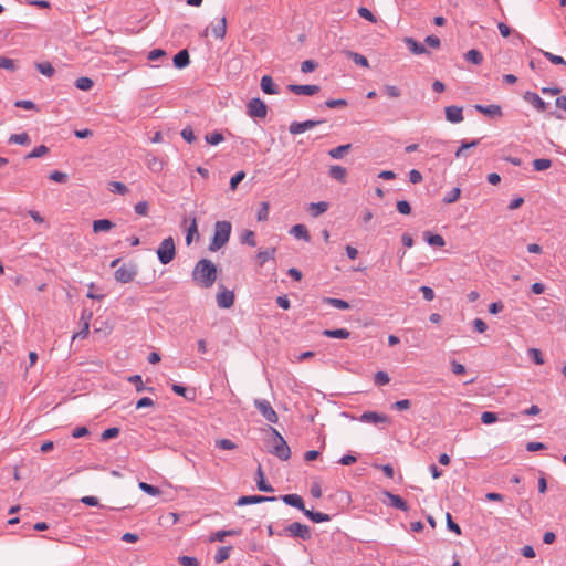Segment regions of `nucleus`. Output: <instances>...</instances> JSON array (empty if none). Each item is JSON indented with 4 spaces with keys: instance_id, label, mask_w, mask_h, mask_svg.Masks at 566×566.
Instances as JSON below:
<instances>
[{
    "instance_id": "f257e3e1",
    "label": "nucleus",
    "mask_w": 566,
    "mask_h": 566,
    "mask_svg": "<svg viewBox=\"0 0 566 566\" xmlns=\"http://www.w3.org/2000/svg\"><path fill=\"white\" fill-rule=\"evenodd\" d=\"M192 281L201 289H210L217 281V265L209 259H200L193 266Z\"/></svg>"
},
{
    "instance_id": "f03ea898",
    "label": "nucleus",
    "mask_w": 566,
    "mask_h": 566,
    "mask_svg": "<svg viewBox=\"0 0 566 566\" xmlns=\"http://www.w3.org/2000/svg\"><path fill=\"white\" fill-rule=\"evenodd\" d=\"M232 226L229 221H217L214 223L213 237L209 243V251L216 252L224 247L231 234Z\"/></svg>"
},
{
    "instance_id": "7ed1b4c3",
    "label": "nucleus",
    "mask_w": 566,
    "mask_h": 566,
    "mask_svg": "<svg viewBox=\"0 0 566 566\" xmlns=\"http://www.w3.org/2000/svg\"><path fill=\"white\" fill-rule=\"evenodd\" d=\"M269 430L273 436V446L270 452L282 461L289 460L291 457V449L286 441L275 428L270 427Z\"/></svg>"
},
{
    "instance_id": "20e7f679",
    "label": "nucleus",
    "mask_w": 566,
    "mask_h": 566,
    "mask_svg": "<svg viewBox=\"0 0 566 566\" xmlns=\"http://www.w3.org/2000/svg\"><path fill=\"white\" fill-rule=\"evenodd\" d=\"M157 258L159 260V262L164 265L170 263L175 256H176V245H175V240L172 237H168L166 239H164L157 251Z\"/></svg>"
},
{
    "instance_id": "39448f33",
    "label": "nucleus",
    "mask_w": 566,
    "mask_h": 566,
    "mask_svg": "<svg viewBox=\"0 0 566 566\" xmlns=\"http://www.w3.org/2000/svg\"><path fill=\"white\" fill-rule=\"evenodd\" d=\"M279 536H290L294 538H301L307 541L311 538V530L307 525L300 522H293L287 525L283 531L277 532Z\"/></svg>"
},
{
    "instance_id": "423d86ee",
    "label": "nucleus",
    "mask_w": 566,
    "mask_h": 566,
    "mask_svg": "<svg viewBox=\"0 0 566 566\" xmlns=\"http://www.w3.org/2000/svg\"><path fill=\"white\" fill-rule=\"evenodd\" d=\"M254 407L260 411L266 421L270 423H277L279 416L272 408L271 403L265 399H255Z\"/></svg>"
},
{
    "instance_id": "0eeeda50",
    "label": "nucleus",
    "mask_w": 566,
    "mask_h": 566,
    "mask_svg": "<svg viewBox=\"0 0 566 566\" xmlns=\"http://www.w3.org/2000/svg\"><path fill=\"white\" fill-rule=\"evenodd\" d=\"M136 274V264H123L115 271L114 276L117 282L129 283L135 279Z\"/></svg>"
},
{
    "instance_id": "6e6552de",
    "label": "nucleus",
    "mask_w": 566,
    "mask_h": 566,
    "mask_svg": "<svg viewBox=\"0 0 566 566\" xmlns=\"http://www.w3.org/2000/svg\"><path fill=\"white\" fill-rule=\"evenodd\" d=\"M247 109L250 117L264 118L266 116L268 106L262 99L255 97L249 101Z\"/></svg>"
},
{
    "instance_id": "1a4fd4ad",
    "label": "nucleus",
    "mask_w": 566,
    "mask_h": 566,
    "mask_svg": "<svg viewBox=\"0 0 566 566\" xmlns=\"http://www.w3.org/2000/svg\"><path fill=\"white\" fill-rule=\"evenodd\" d=\"M234 303V293L220 285V291L217 294V304L220 308H230Z\"/></svg>"
},
{
    "instance_id": "9d476101",
    "label": "nucleus",
    "mask_w": 566,
    "mask_h": 566,
    "mask_svg": "<svg viewBox=\"0 0 566 566\" xmlns=\"http://www.w3.org/2000/svg\"><path fill=\"white\" fill-rule=\"evenodd\" d=\"M325 120H312V119H308V120H305V122H292L290 127H289V132L292 134V135H297V134H302L304 132H306L307 129H311V128H314L315 126L324 123Z\"/></svg>"
},
{
    "instance_id": "9b49d317",
    "label": "nucleus",
    "mask_w": 566,
    "mask_h": 566,
    "mask_svg": "<svg viewBox=\"0 0 566 566\" xmlns=\"http://www.w3.org/2000/svg\"><path fill=\"white\" fill-rule=\"evenodd\" d=\"M277 501V496H263V495H243L238 499L237 505L243 506L249 504H259L263 502H275Z\"/></svg>"
},
{
    "instance_id": "f8f14e48",
    "label": "nucleus",
    "mask_w": 566,
    "mask_h": 566,
    "mask_svg": "<svg viewBox=\"0 0 566 566\" xmlns=\"http://www.w3.org/2000/svg\"><path fill=\"white\" fill-rule=\"evenodd\" d=\"M381 493L384 496H386L388 499V502L382 500V503H385L389 506H392L395 509L401 510L403 512H407L409 510V505L407 504V502L399 495L392 494L391 492L386 491V490L382 491Z\"/></svg>"
},
{
    "instance_id": "ddd939ff",
    "label": "nucleus",
    "mask_w": 566,
    "mask_h": 566,
    "mask_svg": "<svg viewBox=\"0 0 566 566\" xmlns=\"http://www.w3.org/2000/svg\"><path fill=\"white\" fill-rule=\"evenodd\" d=\"M287 90L296 95L312 96L318 93L321 87L318 85L290 84L287 85Z\"/></svg>"
},
{
    "instance_id": "4468645a",
    "label": "nucleus",
    "mask_w": 566,
    "mask_h": 566,
    "mask_svg": "<svg viewBox=\"0 0 566 566\" xmlns=\"http://www.w3.org/2000/svg\"><path fill=\"white\" fill-rule=\"evenodd\" d=\"M277 500L283 501L286 505L293 506L295 509L301 510L303 513L305 512L306 507L304 505V501L301 495L298 494H285L277 496Z\"/></svg>"
},
{
    "instance_id": "2eb2a0df",
    "label": "nucleus",
    "mask_w": 566,
    "mask_h": 566,
    "mask_svg": "<svg viewBox=\"0 0 566 566\" xmlns=\"http://www.w3.org/2000/svg\"><path fill=\"white\" fill-rule=\"evenodd\" d=\"M463 109L460 106L451 105L444 108L446 118L448 122L458 124L463 120Z\"/></svg>"
},
{
    "instance_id": "dca6fc26",
    "label": "nucleus",
    "mask_w": 566,
    "mask_h": 566,
    "mask_svg": "<svg viewBox=\"0 0 566 566\" xmlns=\"http://www.w3.org/2000/svg\"><path fill=\"white\" fill-rule=\"evenodd\" d=\"M360 420L363 422L375 423V424L380 423V422H386V423L390 422V418L388 416L378 413L376 411H365L360 416Z\"/></svg>"
},
{
    "instance_id": "f3484780",
    "label": "nucleus",
    "mask_w": 566,
    "mask_h": 566,
    "mask_svg": "<svg viewBox=\"0 0 566 566\" xmlns=\"http://www.w3.org/2000/svg\"><path fill=\"white\" fill-rule=\"evenodd\" d=\"M474 108L485 115V116H489V117H501L502 116V108L500 105H496V104H491V105H481V104H476L474 105Z\"/></svg>"
},
{
    "instance_id": "a211bd4d",
    "label": "nucleus",
    "mask_w": 566,
    "mask_h": 566,
    "mask_svg": "<svg viewBox=\"0 0 566 566\" xmlns=\"http://www.w3.org/2000/svg\"><path fill=\"white\" fill-rule=\"evenodd\" d=\"M260 87L264 94L274 95L280 93L279 86L274 83L270 75L262 76Z\"/></svg>"
},
{
    "instance_id": "6ab92c4d",
    "label": "nucleus",
    "mask_w": 566,
    "mask_h": 566,
    "mask_svg": "<svg viewBox=\"0 0 566 566\" xmlns=\"http://www.w3.org/2000/svg\"><path fill=\"white\" fill-rule=\"evenodd\" d=\"M403 42L406 43L408 49L416 55L430 54V52L426 49V46L422 43L416 41L411 36H406L403 39Z\"/></svg>"
},
{
    "instance_id": "aec40b11",
    "label": "nucleus",
    "mask_w": 566,
    "mask_h": 566,
    "mask_svg": "<svg viewBox=\"0 0 566 566\" xmlns=\"http://www.w3.org/2000/svg\"><path fill=\"white\" fill-rule=\"evenodd\" d=\"M524 99L532 104L538 112H545L547 108V104L536 93L526 92Z\"/></svg>"
},
{
    "instance_id": "412c9836",
    "label": "nucleus",
    "mask_w": 566,
    "mask_h": 566,
    "mask_svg": "<svg viewBox=\"0 0 566 566\" xmlns=\"http://www.w3.org/2000/svg\"><path fill=\"white\" fill-rule=\"evenodd\" d=\"M174 66L176 69H184L190 64V55L189 52L184 49L180 50L172 59Z\"/></svg>"
},
{
    "instance_id": "4be33fe9",
    "label": "nucleus",
    "mask_w": 566,
    "mask_h": 566,
    "mask_svg": "<svg viewBox=\"0 0 566 566\" xmlns=\"http://www.w3.org/2000/svg\"><path fill=\"white\" fill-rule=\"evenodd\" d=\"M256 486L262 492H273L274 489L271 484L265 481L262 465L259 463L256 469Z\"/></svg>"
},
{
    "instance_id": "5701e85b",
    "label": "nucleus",
    "mask_w": 566,
    "mask_h": 566,
    "mask_svg": "<svg viewBox=\"0 0 566 566\" xmlns=\"http://www.w3.org/2000/svg\"><path fill=\"white\" fill-rule=\"evenodd\" d=\"M346 175H347V170L346 168L342 167V166H338V165H333L329 167V170H328V176L332 178V179H335L342 184H345L346 182Z\"/></svg>"
},
{
    "instance_id": "b1692460",
    "label": "nucleus",
    "mask_w": 566,
    "mask_h": 566,
    "mask_svg": "<svg viewBox=\"0 0 566 566\" xmlns=\"http://www.w3.org/2000/svg\"><path fill=\"white\" fill-rule=\"evenodd\" d=\"M199 238V232H198V223H197V218L193 216V217H190V226L187 228V232H186V244L187 245H190L193 241V238Z\"/></svg>"
},
{
    "instance_id": "393cba45",
    "label": "nucleus",
    "mask_w": 566,
    "mask_h": 566,
    "mask_svg": "<svg viewBox=\"0 0 566 566\" xmlns=\"http://www.w3.org/2000/svg\"><path fill=\"white\" fill-rule=\"evenodd\" d=\"M241 534V530H221L217 531L216 533L211 534L209 541L210 542H223L224 537L227 536H238Z\"/></svg>"
},
{
    "instance_id": "a878e982",
    "label": "nucleus",
    "mask_w": 566,
    "mask_h": 566,
    "mask_svg": "<svg viewBox=\"0 0 566 566\" xmlns=\"http://www.w3.org/2000/svg\"><path fill=\"white\" fill-rule=\"evenodd\" d=\"M290 233L293 234L296 239H302L306 242H308L311 240L308 230L304 224L293 226L290 230Z\"/></svg>"
},
{
    "instance_id": "bb28decb",
    "label": "nucleus",
    "mask_w": 566,
    "mask_h": 566,
    "mask_svg": "<svg viewBox=\"0 0 566 566\" xmlns=\"http://www.w3.org/2000/svg\"><path fill=\"white\" fill-rule=\"evenodd\" d=\"M322 334L328 338L339 339H347L350 336V332L346 328L324 329Z\"/></svg>"
},
{
    "instance_id": "cd10ccee",
    "label": "nucleus",
    "mask_w": 566,
    "mask_h": 566,
    "mask_svg": "<svg viewBox=\"0 0 566 566\" xmlns=\"http://www.w3.org/2000/svg\"><path fill=\"white\" fill-rule=\"evenodd\" d=\"M276 248H270L263 251H259L256 254V262L262 266L269 260H274Z\"/></svg>"
},
{
    "instance_id": "c85d7f7f",
    "label": "nucleus",
    "mask_w": 566,
    "mask_h": 566,
    "mask_svg": "<svg viewBox=\"0 0 566 566\" xmlns=\"http://www.w3.org/2000/svg\"><path fill=\"white\" fill-rule=\"evenodd\" d=\"M211 32L214 38L223 39L227 33V19L222 17L221 20L211 28Z\"/></svg>"
},
{
    "instance_id": "c756f323",
    "label": "nucleus",
    "mask_w": 566,
    "mask_h": 566,
    "mask_svg": "<svg viewBox=\"0 0 566 566\" xmlns=\"http://www.w3.org/2000/svg\"><path fill=\"white\" fill-rule=\"evenodd\" d=\"M171 390L176 395L185 397L188 401H192L196 397L195 391H192V390L189 391L185 386L179 385V384H174L171 386Z\"/></svg>"
},
{
    "instance_id": "7c9ffc66",
    "label": "nucleus",
    "mask_w": 566,
    "mask_h": 566,
    "mask_svg": "<svg viewBox=\"0 0 566 566\" xmlns=\"http://www.w3.org/2000/svg\"><path fill=\"white\" fill-rule=\"evenodd\" d=\"M304 515L308 517L314 523H322V522H328L331 521V516L326 513L322 512H314L311 510H305Z\"/></svg>"
},
{
    "instance_id": "2f4dec72",
    "label": "nucleus",
    "mask_w": 566,
    "mask_h": 566,
    "mask_svg": "<svg viewBox=\"0 0 566 566\" xmlns=\"http://www.w3.org/2000/svg\"><path fill=\"white\" fill-rule=\"evenodd\" d=\"M424 240L429 245L432 247H443L446 244V241L442 235L440 234H433L429 231H426L423 233Z\"/></svg>"
},
{
    "instance_id": "473e14b6",
    "label": "nucleus",
    "mask_w": 566,
    "mask_h": 566,
    "mask_svg": "<svg viewBox=\"0 0 566 566\" xmlns=\"http://www.w3.org/2000/svg\"><path fill=\"white\" fill-rule=\"evenodd\" d=\"M344 53L355 64L360 65L363 67H367V69L369 67V62L364 55H361L357 52H354V51H345Z\"/></svg>"
},
{
    "instance_id": "72a5a7b5",
    "label": "nucleus",
    "mask_w": 566,
    "mask_h": 566,
    "mask_svg": "<svg viewBox=\"0 0 566 566\" xmlns=\"http://www.w3.org/2000/svg\"><path fill=\"white\" fill-rule=\"evenodd\" d=\"M114 227H115V224L108 219H98V220L93 221V231L95 233L102 232V231H108Z\"/></svg>"
},
{
    "instance_id": "f704fd0d",
    "label": "nucleus",
    "mask_w": 566,
    "mask_h": 566,
    "mask_svg": "<svg viewBox=\"0 0 566 566\" xmlns=\"http://www.w3.org/2000/svg\"><path fill=\"white\" fill-rule=\"evenodd\" d=\"M328 209V203L325 201L312 202L308 206V211L313 217H318Z\"/></svg>"
},
{
    "instance_id": "c9c22d12",
    "label": "nucleus",
    "mask_w": 566,
    "mask_h": 566,
    "mask_svg": "<svg viewBox=\"0 0 566 566\" xmlns=\"http://www.w3.org/2000/svg\"><path fill=\"white\" fill-rule=\"evenodd\" d=\"M350 148H352V144L340 145L338 147L329 149L328 155L333 159H340L344 157V155H346L349 151Z\"/></svg>"
},
{
    "instance_id": "e433bc0d",
    "label": "nucleus",
    "mask_w": 566,
    "mask_h": 566,
    "mask_svg": "<svg viewBox=\"0 0 566 566\" xmlns=\"http://www.w3.org/2000/svg\"><path fill=\"white\" fill-rule=\"evenodd\" d=\"M480 143V139H473L471 142L462 140L461 146L455 151V157L460 158L462 156H467L464 151H468V149L476 147Z\"/></svg>"
},
{
    "instance_id": "4c0bfd02",
    "label": "nucleus",
    "mask_w": 566,
    "mask_h": 566,
    "mask_svg": "<svg viewBox=\"0 0 566 566\" xmlns=\"http://www.w3.org/2000/svg\"><path fill=\"white\" fill-rule=\"evenodd\" d=\"M323 302L338 310H348L350 307L348 302L340 298L325 297Z\"/></svg>"
},
{
    "instance_id": "58836bf2",
    "label": "nucleus",
    "mask_w": 566,
    "mask_h": 566,
    "mask_svg": "<svg viewBox=\"0 0 566 566\" xmlns=\"http://www.w3.org/2000/svg\"><path fill=\"white\" fill-rule=\"evenodd\" d=\"M10 144L29 145L31 139L27 133L12 134L8 140Z\"/></svg>"
},
{
    "instance_id": "ea45409f",
    "label": "nucleus",
    "mask_w": 566,
    "mask_h": 566,
    "mask_svg": "<svg viewBox=\"0 0 566 566\" xmlns=\"http://www.w3.org/2000/svg\"><path fill=\"white\" fill-rule=\"evenodd\" d=\"M465 60L475 65H479L483 61V55L480 51L471 49L465 53Z\"/></svg>"
},
{
    "instance_id": "a19ab883",
    "label": "nucleus",
    "mask_w": 566,
    "mask_h": 566,
    "mask_svg": "<svg viewBox=\"0 0 566 566\" xmlns=\"http://www.w3.org/2000/svg\"><path fill=\"white\" fill-rule=\"evenodd\" d=\"M35 67L36 70L48 76V77H51L53 76V74L55 73V70L54 67L52 66V64L50 62H40V63H36L35 64Z\"/></svg>"
},
{
    "instance_id": "79ce46f5",
    "label": "nucleus",
    "mask_w": 566,
    "mask_h": 566,
    "mask_svg": "<svg viewBox=\"0 0 566 566\" xmlns=\"http://www.w3.org/2000/svg\"><path fill=\"white\" fill-rule=\"evenodd\" d=\"M93 85H94L93 80L90 77H86V76L78 77L75 81L76 88H78L81 91H90L93 87Z\"/></svg>"
},
{
    "instance_id": "37998d69",
    "label": "nucleus",
    "mask_w": 566,
    "mask_h": 566,
    "mask_svg": "<svg viewBox=\"0 0 566 566\" xmlns=\"http://www.w3.org/2000/svg\"><path fill=\"white\" fill-rule=\"evenodd\" d=\"M231 549H232V546L220 547L214 556V562L217 564H220V563H223L224 560H227L229 558Z\"/></svg>"
},
{
    "instance_id": "c03bdc74",
    "label": "nucleus",
    "mask_w": 566,
    "mask_h": 566,
    "mask_svg": "<svg viewBox=\"0 0 566 566\" xmlns=\"http://www.w3.org/2000/svg\"><path fill=\"white\" fill-rule=\"evenodd\" d=\"M49 153V147L45 145H40L35 147L32 151H30L24 159L40 158Z\"/></svg>"
},
{
    "instance_id": "a18cd8bd",
    "label": "nucleus",
    "mask_w": 566,
    "mask_h": 566,
    "mask_svg": "<svg viewBox=\"0 0 566 566\" xmlns=\"http://www.w3.org/2000/svg\"><path fill=\"white\" fill-rule=\"evenodd\" d=\"M552 166V160L547 158H539L533 160V167L536 171H543Z\"/></svg>"
},
{
    "instance_id": "49530a36",
    "label": "nucleus",
    "mask_w": 566,
    "mask_h": 566,
    "mask_svg": "<svg viewBox=\"0 0 566 566\" xmlns=\"http://www.w3.org/2000/svg\"><path fill=\"white\" fill-rule=\"evenodd\" d=\"M241 242L250 247H255L256 241L254 232L252 230H244V232L241 235Z\"/></svg>"
},
{
    "instance_id": "de8ad7c7",
    "label": "nucleus",
    "mask_w": 566,
    "mask_h": 566,
    "mask_svg": "<svg viewBox=\"0 0 566 566\" xmlns=\"http://www.w3.org/2000/svg\"><path fill=\"white\" fill-rule=\"evenodd\" d=\"M541 52L551 63L566 66V61L564 60V57L543 50Z\"/></svg>"
},
{
    "instance_id": "09e8293b",
    "label": "nucleus",
    "mask_w": 566,
    "mask_h": 566,
    "mask_svg": "<svg viewBox=\"0 0 566 566\" xmlns=\"http://www.w3.org/2000/svg\"><path fill=\"white\" fill-rule=\"evenodd\" d=\"M528 357L536 364V365H543L544 358L542 355V352L537 348H530L527 350Z\"/></svg>"
},
{
    "instance_id": "8fccbe9b",
    "label": "nucleus",
    "mask_w": 566,
    "mask_h": 566,
    "mask_svg": "<svg viewBox=\"0 0 566 566\" xmlns=\"http://www.w3.org/2000/svg\"><path fill=\"white\" fill-rule=\"evenodd\" d=\"M139 489L142 491H144L145 493H147L149 495H153V496L159 495L161 493L159 488H157L155 485H151V484H148L146 482H140L139 483Z\"/></svg>"
},
{
    "instance_id": "3c124183",
    "label": "nucleus",
    "mask_w": 566,
    "mask_h": 566,
    "mask_svg": "<svg viewBox=\"0 0 566 566\" xmlns=\"http://www.w3.org/2000/svg\"><path fill=\"white\" fill-rule=\"evenodd\" d=\"M269 209H270L269 202H266V201L261 202L260 208L258 210L256 219L259 221L268 220Z\"/></svg>"
},
{
    "instance_id": "603ef678",
    "label": "nucleus",
    "mask_w": 566,
    "mask_h": 566,
    "mask_svg": "<svg viewBox=\"0 0 566 566\" xmlns=\"http://www.w3.org/2000/svg\"><path fill=\"white\" fill-rule=\"evenodd\" d=\"M205 139L210 145H218L224 140V137L221 133L213 132L212 134H207Z\"/></svg>"
},
{
    "instance_id": "864d4df0",
    "label": "nucleus",
    "mask_w": 566,
    "mask_h": 566,
    "mask_svg": "<svg viewBox=\"0 0 566 566\" xmlns=\"http://www.w3.org/2000/svg\"><path fill=\"white\" fill-rule=\"evenodd\" d=\"M109 190L112 192H117V193H120V195H125L128 192V188L125 184L123 182H119V181H112L109 182Z\"/></svg>"
},
{
    "instance_id": "5fc2aeb1",
    "label": "nucleus",
    "mask_w": 566,
    "mask_h": 566,
    "mask_svg": "<svg viewBox=\"0 0 566 566\" xmlns=\"http://www.w3.org/2000/svg\"><path fill=\"white\" fill-rule=\"evenodd\" d=\"M460 195H461L460 188L455 187L450 192H448L447 196H444L443 202L448 203V205L453 203L460 198Z\"/></svg>"
},
{
    "instance_id": "6e6d98bb",
    "label": "nucleus",
    "mask_w": 566,
    "mask_h": 566,
    "mask_svg": "<svg viewBox=\"0 0 566 566\" xmlns=\"http://www.w3.org/2000/svg\"><path fill=\"white\" fill-rule=\"evenodd\" d=\"M375 384L378 385V386H384V385H387L389 384L390 381V377L389 375L386 373V371H377L375 374Z\"/></svg>"
},
{
    "instance_id": "4d7b16f0",
    "label": "nucleus",
    "mask_w": 566,
    "mask_h": 566,
    "mask_svg": "<svg viewBox=\"0 0 566 566\" xmlns=\"http://www.w3.org/2000/svg\"><path fill=\"white\" fill-rule=\"evenodd\" d=\"M119 434V428L112 427L102 432L101 440L107 441L109 439L116 438Z\"/></svg>"
},
{
    "instance_id": "13d9d810",
    "label": "nucleus",
    "mask_w": 566,
    "mask_h": 566,
    "mask_svg": "<svg viewBox=\"0 0 566 566\" xmlns=\"http://www.w3.org/2000/svg\"><path fill=\"white\" fill-rule=\"evenodd\" d=\"M497 415L495 412H491V411H484L482 412L481 415V421L482 423L484 424H492V423H495L497 421Z\"/></svg>"
},
{
    "instance_id": "bf43d9fd",
    "label": "nucleus",
    "mask_w": 566,
    "mask_h": 566,
    "mask_svg": "<svg viewBox=\"0 0 566 566\" xmlns=\"http://www.w3.org/2000/svg\"><path fill=\"white\" fill-rule=\"evenodd\" d=\"M318 66V63L314 60H306L304 62H302L301 64V71L303 73H311L313 71H315Z\"/></svg>"
},
{
    "instance_id": "052dcab7",
    "label": "nucleus",
    "mask_w": 566,
    "mask_h": 566,
    "mask_svg": "<svg viewBox=\"0 0 566 566\" xmlns=\"http://www.w3.org/2000/svg\"><path fill=\"white\" fill-rule=\"evenodd\" d=\"M397 210L401 214H410L411 212V206L406 200H398L396 203Z\"/></svg>"
},
{
    "instance_id": "680f3d73",
    "label": "nucleus",
    "mask_w": 566,
    "mask_h": 566,
    "mask_svg": "<svg viewBox=\"0 0 566 566\" xmlns=\"http://www.w3.org/2000/svg\"><path fill=\"white\" fill-rule=\"evenodd\" d=\"M244 177H245L244 171H238L235 175H233L230 179L231 190H235L238 185L244 179Z\"/></svg>"
},
{
    "instance_id": "e2e57ef3",
    "label": "nucleus",
    "mask_w": 566,
    "mask_h": 566,
    "mask_svg": "<svg viewBox=\"0 0 566 566\" xmlns=\"http://www.w3.org/2000/svg\"><path fill=\"white\" fill-rule=\"evenodd\" d=\"M358 14H359V17H361V18H364V19H366V20H368V21H370L373 23L377 22V19L373 14V12L369 9L365 8V7H360L358 9Z\"/></svg>"
},
{
    "instance_id": "0e129e2a",
    "label": "nucleus",
    "mask_w": 566,
    "mask_h": 566,
    "mask_svg": "<svg viewBox=\"0 0 566 566\" xmlns=\"http://www.w3.org/2000/svg\"><path fill=\"white\" fill-rule=\"evenodd\" d=\"M181 137L189 144L193 143L196 140V136L193 134V130L190 126L185 127L181 130Z\"/></svg>"
},
{
    "instance_id": "69168bd1",
    "label": "nucleus",
    "mask_w": 566,
    "mask_h": 566,
    "mask_svg": "<svg viewBox=\"0 0 566 566\" xmlns=\"http://www.w3.org/2000/svg\"><path fill=\"white\" fill-rule=\"evenodd\" d=\"M167 55L166 51L163 49H154L148 53L147 59L149 61H158L161 57H165Z\"/></svg>"
},
{
    "instance_id": "338daca9",
    "label": "nucleus",
    "mask_w": 566,
    "mask_h": 566,
    "mask_svg": "<svg viewBox=\"0 0 566 566\" xmlns=\"http://www.w3.org/2000/svg\"><path fill=\"white\" fill-rule=\"evenodd\" d=\"M49 178L55 182H66L67 181V175L65 172H62V171H52L49 176Z\"/></svg>"
},
{
    "instance_id": "774afa93",
    "label": "nucleus",
    "mask_w": 566,
    "mask_h": 566,
    "mask_svg": "<svg viewBox=\"0 0 566 566\" xmlns=\"http://www.w3.org/2000/svg\"><path fill=\"white\" fill-rule=\"evenodd\" d=\"M178 560L179 564L182 566H199V562L197 560V558L191 556H180Z\"/></svg>"
}]
</instances>
